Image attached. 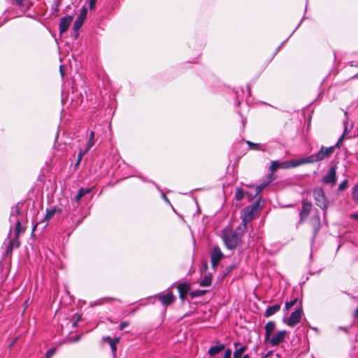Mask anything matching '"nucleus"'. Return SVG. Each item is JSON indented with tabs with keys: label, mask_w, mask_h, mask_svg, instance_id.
<instances>
[{
	"label": "nucleus",
	"mask_w": 358,
	"mask_h": 358,
	"mask_svg": "<svg viewBox=\"0 0 358 358\" xmlns=\"http://www.w3.org/2000/svg\"><path fill=\"white\" fill-rule=\"evenodd\" d=\"M22 215L20 214V210L17 206L13 207L10 211L9 221L10 223V229L13 225L15 227V236L9 241L8 246L6 250V255L10 253L14 248H17L20 245L18 236L23 229L21 226V220Z\"/></svg>",
	"instance_id": "nucleus-1"
},
{
	"label": "nucleus",
	"mask_w": 358,
	"mask_h": 358,
	"mask_svg": "<svg viewBox=\"0 0 358 358\" xmlns=\"http://www.w3.org/2000/svg\"><path fill=\"white\" fill-rule=\"evenodd\" d=\"M241 226L237 230H232L228 228H224L222 231V238L224 243L225 246L229 250H234L241 243L243 232L241 231Z\"/></svg>",
	"instance_id": "nucleus-2"
},
{
	"label": "nucleus",
	"mask_w": 358,
	"mask_h": 358,
	"mask_svg": "<svg viewBox=\"0 0 358 358\" xmlns=\"http://www.w3.org/2000/svg\"><path fill=\"white\" fill-rule=\"evenodd\" d=\"M340 147L341 146H336V145L329 147L322 146L316 154L310 155L304 157L305 162L306 164H313L327 159L333 155L335 149Z\"/></svg>",
	"instance_id": "nucleus-3"
},
{
	"label": "nucleus",
	"mask_w": 358,
	"mask_h": 358,
	"mask_svg": "<svg viewBox=\"0 0 358 358\" xmlns=\"http://www.w3.org/2000/svg\"><path fill=\"white\" fill-rule=\"evenodd\" d=\"M259 208V202L255 201L250 206L246 207L243 210L242 215V224L243 228L245 229L246 224L250 222L255 217Z\"/></svg>",
	"instance_id": "nucleus-4"
},
{
	"label": "nucleus",
	"mask_w": 358,
	"mask_h": 358,
	"mask_svg": "<svg viewBox=\"0 0 358 358\" xmlns=\"http://www.w3.org/2000/svg\"><path fill=\"white\" fill-rule=\"evenodd\" d=\"M302 315V305L301 302H299L296 310L291 313L288 319L285 320L284 318L283 322L286 323L289 327H293L300 322Z\"/></svg>",
	"instance_id": "nucleus-5"
},
{
	"label": "nucleus",
	"mask_w": 358,
	"mask_h": 358,
	"mask_svg": "<svg viewBox=\"0 0 358 358\" xmlns=\"http://www.w3.org/2000/svg\"><path fill=\"white\" fill-rule=\"evenodd\" d=\"M313 196L315 203L320 208L324 209L327 206V199L322 187L315 188L313 191Z\"/></svg>",
	"instance_id": "nucleus-6"
},
{
	"label": "nucleus",
	"mask_w": 358,
	"mask_h": 358,
	"mask_svg": "<svg viewBox=\"0 0 358 358\" xmlns=\"http://www.w3.org/2000/svg\"><path fill=\"white\" fill-rule=\"evenodd\" d=\"M286 335V331H279L273 336L271 335L269 336V338H265V341L268 342L271 346H275L282 343L285 340Z\"/></svg>",
	"instance_id": "nucleus-7"
},
{
	"label": "nucleus",
	"mask_w": 358,
	"mask_h": 358,
	"mask_svg": "<svg viewBox=\"0 0 358 358\" xmlns=\"http://www.w3.org/2000/svg\"><path fill=\"white\" fill-rule=\"evenodd\" d=\"M322 182L324 184H329L331 186L336 182V171L334 166H331L328 172L322 178Z\"/></svg>",
	"instance_id": "nucleus-8"
},
{
	"label": "nucleus",
	"mask_w": 358,
	"mask_h": 358,
	"mask_svg": "<svg viewBox=\"0 0 358 358\" xmlns=\"http://www.w3.org/2000/svg\"><path fill=\"white\" fill-rule=\"evenodd\" d=\"M305 164L304 157L296 160L280 162V169H288L297 167Z\"/></svg>",
	"instance_id": "nucleus-9"
},
{
	"label": "nucleus",
	"mask_w": 358,
	"mask_h": 358,
	"mask_svg": "<svg viewBox=\"0 0 358 358\" xmlns=\"http://www.w3.org/2000/svg\"><path fill=\"white\" fill-rule=\"evenodd\" d=\"M211 264L215 267L223 257V254L218 246H215L211 252Z\"/></svg>",
	"instance_id": "nucleus-10"
},
{
	"label": "nucleus",
	"mask_w": 358,
	"mask_h": 358,
	"mask_svg": "<svg viewBox=\"0 0 358 358\" xmlns=\"http://www.w3.org/2000/svg\"><path fill=\"white\" fill-rule=\"evenodd\" d=\"M87 14V9L86 7H83L80 11V15L76 18L74 24H73V29L76 31H78L83 25L86 16Z\"/></svg>",
	"instance_id": "nucleus-11"
},
{
	"label": "nucleus",
	"mask_w": 358,
	"mask_h": 358,
	"mask_svg": "<svg viewBox=\"0 0 358 358\" xmlns=\"http://www.w3.org/2000/svg\"><path fill=\"white\" fill-rule=\"evenodd\" d=\"M157 298L165 306L171 304L175 300V296L171 292H169L166 294L161 293L157 296Z\"/></svg>",
	"instance_id": "nucleus-12"
},
{
	"label": "nucleus",
	"mask_w": 358,
	"mask_h": 358,
	"mask_svg": "<svg viewBox=\"0 0 358 358\" xmlns=\"http://www.w3.org/2000/svg\"><path fill=\"white\" fill-rule=\"evenodd\" d=\"M62 209L58 207H52L46 210L45 216L43 219V222H45L44 227L48 225V221L54 217L56 213H62Z\"/></svg>",
	"instance_id": "nucleus-13"
},
{
	"label": "nucleus",
	"mask_w": 358,
	"mask_h": 358,
	"mask_svg": "<svg viewBox=\"0 0 358 358\" xmlns=\"http://www.w3.org/2000/svg\"><path fill=\"white\" fill-rule=\"evenodd\" d=\"M73 20V17L66 16L61 19L59 22V32L62 34L66 31L71 25Z\"/></svg>",
	"instance_id": "nucleus-14"
},
{
	"label": "nucleus",
	"mask_w": 358,
	"mask_h": 358,
	"mask_svg": "<svg viewBox=\"0 0 358 358\" xmlns=\"http://www.w3.org/2000/svg\"><path fill=\"white\" fill-rule=\"evenodd\" d=\"M312 208V204L310 202H303V206L300 211V222H303V220L309 215Z\"/></svg>",
	"instance_id": "nucleus-15"
},
{
	"label": "nucleus",
	"mask_w": 358,
	"mask_h": 358,
	"mask_svg": "<svg viewBox=\"0 0 358 358\" xmlns=\"http://www.w3.org/2000/svg\"><path fill=\"white\" fill-rule=\"evenodd\" d=\"M343 124H344V131H343V133L341 135V136L339 138V139L338 140L337 143H336V146H341V145L344 137L350 133V131H351V129L352 128V124H350L346 120H345L343 122Z\"/></svg>",
	"instance_id": "nucleus-16"
},
{
	"label": "nucleus",
	"mask_w": 358,
	"mask_h": 358,
	"mask_svg": "<svg viewBox=\"0 0 358 358\" xmlns=\"http://www.w3.org/2000/svg\"><path fill=\"white\" fill-rule=\"evenodd\" d=\"M234 345L236 348V350L234 352L233 358H241L244 355L243 354L248 348L247 345H241L238 348L237 347L241 345V344L238 342L234 343Z\"/></svg>",
	"instance_id": "nucleus-17"
},
{
	"label": "nucleus",
	"mask_w": 358,
	"mask_h": 358,
	"mask_svg": "<svg viewBox=\"0 0 358 358\" xmlns=\"http://www.w3.org/2000/svg\"><path fill=\"white\" fill-rule=\"evenodd\" d=\"M217 344L216 345L211 346L208 349V354L210 357H214V356H215L216 355L219 354L220 352H221L222 350H224V344H220L219 341H217Z\"/></svg>",
	"instance_id": "nucleus-18"
},
{
	"label": "nucleus",
	"mask_w": 358,
	"mask_h": 358,
	"mask_svg": "<svg viewBox=\"0 0 358 358\" xmlns=\"http://www.w3.org/2000/svg\"><path fill=\"white\" fill-rule=\"evenodd\" d=\"M310 222L314 231L313 238H315L320 229V219L319 215L313 216L310 219Z\"/></svg>",
	"instance_id": "nucleus-19"
},
{
	"label": "nucleus",
	"mask_w": 358,
	"mask_h": 358,
	"mask_svg": "<svg viewBox=\"0 0 358 358\" xmlns=\"http://www.w3.org/2000/svg\"><path fill=\"white\" fill-rule=\"evenodd\" d=\"M178 289L179 292L180 298L184 300L189 292V286L185 283L180 284L178 285Z\"/></svg>",
	"instance_id": "nucleus-20"
},
{
	"label": "nucleus",
	"mask_w": 358,
	"mask_h": 358,
	"mask_svg": "<svg viewBox=\"0 0 358 358\" xmlns=\"http://www.w3.org/2000/svg\"><path fill=\"white\" fill-rule=\"evenodd\" d=\"M280 309V304H275L273 306H269L266 308L264 316L266 317H271L278 312Z\"/></svg>",
	"instance_id": "nucleus-21"
},
{
	"label": "nucleus",
	"mask_w": 358,
	"mask_h": 358,
	"mask_svg": "<svg viewBox=\"0 0 358 358\" xmlns=\"http://www.w3.org/2000/svg\"><path fill=\"white\" fill-rule=\"evenodd\" d=\"M275 328V323L273 321H270L265 325V338H269V336L272 334L273 331Z\"/></svg>",
	"instance_id": "nucleus-22"
},
{
	"label": "nucleus",
	"mask_w": 358,
	"mask_h": 358,
	"mask_svg": "<svg viewBox=\"0 0 358 358\" xmlns=\"http://www.w3.org/2000/svg\"><path fill=\"white\" fill-rule=\"evenodd\" d=\"M92 189V188H87V189H85L83 187L80 188L78 190L77 195L76 196V198H75L76 201L78 202L82 199V197H83L85 195L90 193Z\"/></svg>",
	"instance_id": "nucleus-23"
},
{
	"label": "nucleus",
	"mask_w": 358,
	"mask_h": 358,
	"mask_svg": "<svg viewBox=\"0 0 358 358\" xmlns=\"http://www.w3.org/2000/svg\"><path fill=\"white\" fill-rule=\"evenodd\" d=\"M266 185H267L266 183H263V184H261L259 185H257L256 187V188H255V192L254 194L248 193V197H249V200L250 201L253 198L257 196L265 188Z\"/></svg>",
	"instance_id": "nucleus-24"
},
{
	"label": "nucleus",
	"mask_w": 358,
	"mask_h": 358,
	"mask_svg": "<svg viewBox=\"0 0 358 358\" xmlns=\"http://www.w3.org/2000/svg\"><path fill=\"white\" fill-rule=\"evenodd\" d=\"M105 339L108 341V343L110 345L113 352L115 353L117 350L116 344L119 342V338H115L114 339H112L110 337H107Z\"/></svg>",
	"instance_id": "nucleus-25"
},
{
	"label": "nucleus",
	"mask_w": 358,
	"mask_h": 358,
	"mask_svg": "<svg viewBox=\"0 0 358 358\" xmlns=\"http://www.w3.org/2000/svg\"><path fill=\"white\" fill-rule=\"evenodd\" d=\"M94 132L92 131L90 134V138L89 141L87 143L85 150L89 151L90 149L94 145Z\"/></svg>",
	"instance_id": "nucleus-26"
},
{
	"label": "nucleus",
	"mask_w": 358,
	"mask_h": 358,
	"mask_svg": "<svg viewBox=\"0 0 358 358\" xmlns=\"http://www.w3.org/2000/svg\"><path fill=\"white\" fill-rule=\"evenodd\" d=\"M278 169H280V161H273L271 164L269 169L271 173L275 172Z\"/></svg>",
	"instance_id": "nucleus-27"
},
{
	"label": "nucleus",
	"mask_w": 358,
	"mask_h": 358,
	"mask_svg": "<svg viewBox=\"0 0 358 358\" xmlns=\"http://www.w3.org/2000/svg\"><path fill=\"white\" fill-rule=\"evenodd\" d=\"M211 284V277L206 275L203 280L199 282L201 287H208Z\"/></svg>",
	"instance_id": "nucleus-28"
},
{
	"label": "nucleus",
	"mask_w": 358,
	"mask_h": 358,
	"mask_svg": "<svg viewBox=\"0 0 358 358\" xmlns=\"http://www.w3.org/2000/svg\"><path fill=\"white\" fill-rule=\"evenodd\" d=\"M246 143L248 144L249 148L252 150H261L263 151L264 150V148H260V144H259V143H255L250 141H247Z\"/></svg>",
	"instance_id": "nucleus-29"
},
{
	"label": "nucleus",
	"mask_w": 358,
	"mask_h": 358,
	"mask_svg": "<svg viewBox=\"0 0 358 358\" xmlns=\"http://www.w3.org/2000/svg\"><path fill=\"white\" fill-rule=\"evenodd\" d=\"M244 197V192L241 188H237L235 192V198L237 201H241Z\"/></svg>",
	"instance_id": "nucleus-30"
},
{
	"label": "nucleus",
	"mask_w": 358,
	"mask_h": 358,
	"mask_svg": "<svg viewBox=\"0 0 358 358\" xmlns=\"http://www.w3.org/2000/svg\"><path fill=\"white\" fill-rule=\"evenodd\" d=\"M297 301H298V299L296 297H295L289 301H286L285 302V310L287 311L290 308H292L296 303Z\"/></svg>",
	"instance_id": "nucleus-31"
},
{
	"label": "nucleus",
	"mask_w": 358,
	"mask_h": 358,
	"mask_svg": "<svg viewBox=\"0 0 358 358\" xmlns=\"http://www.w3.org/2000/svg\"><path fill=\"white\" fill-rule=\"evenodd\" d=\"M88 151L85 149L84 150H80L78 155V159L76 163V166H78L79 164L80 163L83 156Z\"/></svg>",
	"instance_id": "nucleus-32"
},
{
	"label": "nucleus",
	"mask_w": 358,
	"mask_h": 358,
	"mask_svg": "<svg viewBox=\"0 0 358 358\" xmlns=\"http://www.w3.org/2000/svg\"><path fill=\"white\" fill-rule=\"evenodd\" d=\"M352 199L358 203V183L355 185L352 190Z\"/></svg>",
	"instance_id": "nucleus-33"
},
{
	"label": "nucleus",
	"mask_w": 358,
	"mask_h": 358,
	"mask_svg": "<svg viewBox=\"0 0 358 358\" xmlns=\"http://www.w3.org/2000/svg\"><path fill=\"white\" fill-rule=\"evenodd\" d=\"M206 290H194L191 293L192 297H197V296H201L206 294Z\"/></svg>",
	"instance_id": "nucleus-34"
},
{
	"label": "nucleus",
	"mask_w": 358,
	"mask_h": 358,
	"mask_svg": "<svg viewBox=\"0 0 358 358\" xmlns=\"http://www.w3.org/2000/svg\"><path fill=\"white\" fill-rule=\"evenodd\" d=\"M222 358H231V350L229 348L226 349Z\"/></svg>",
	"instance_id": "nucleus-35"
},
{
	"label": "nucleus",
	"mask_w": 358,
	"mask_h": 358,
	"mask_svg": "<svg viewBox=\"0 0 358 358\" xmlns=\"http://www.w3.org/2000/svg\"><path fill=\"white\" fill-rule=\"evenodd\" d=\"M348 187V181L346 180H343L338 186V190L343 191Z\"/></svg>",
	"instance_id": "nucleus-36"
},
{
	"label": "nucleus",
	"mask_w": 358,
	"mask_h": 358,
	"mask_svg": "<svg viewBox=\"0 0 358 358\" xmlns=\"http://www.w3.org/2000/svg\"><path fill=\"white\" fill-rule=\"evenodd\" d=\"M55 353V348H50L48 350L45 355V358H51L53 355Z\"/></svg>",
	"instance_id": "nucleus-37"
},
{
	"label": "nucleus",
	"mask_w": 358,
	"mask_h": 358,
	"mask_svg": "<svg viewBox=\"0 0 358 358\" xmlns=\"http://www.w3.org/2000/svg\"><path fill=\"white\" fill-rule=\"evenodd\" d=\"M129 325V323L127 322H121V324H120V329L121 330H123L125 327H127V326Z\"/></svg>",
	"instance_id": "nucleus-38"
},
{
	"label": "nucleus",
	"mask_w": 358,
	"mask_h": 358,
	"mask_svg": "<svg viewBox=\"0 0 358 358\" xmlns=\"http://www.w3.org/2000/svg\"><path fill=\"white\" fill-rule=\"evenodd\" d=\"M96 1V0H90V3H89V7L90 9L94 8Z\"/></svg>",
	"instance_id": "nucleus-39"
},
{
	"label": "nucleus",
	"mask_w": 358,
	"mask_h": 358,
	"mask_svg": "<svg viewBox=\"0 0 358 358\" xmlns=\"http://www.w3.org/2000/svg\"><path fill=\"white\" fill-rule=\"evenodd\" d=\"M350 217L358 220V212L350 214Z\"/></svg>",
	"instance_id": "nucleus-40"
},
{
	"label": "nucleus",
	"mask_w": 358,
	"mask_h": 358,
	"mask_svg": "<svg viewBox=\"0 0 358 358\" xmlns=\"http://www.w3.org/2000/svg\"><path fill=\"white\" fill-rule=\"evenodd\" d=\"M80 339V336H77L74 338L71 339V342L76 343L78 342Z\"/></svg>",
	"instance_id": "nucleus-41"
},
{
	"label": "nucleus",
	"mask_w": 358,
	"mask_h": 358,
	"mask_svg": "<svg viewBox=\"0 0 358 358\" xmlns=\"http://www.w3.org/2000/svg\"><path fill=\"white\" fill-rule=\"evenodd\" d=\"M241 122H242L243 127H244L245 124L246 123V119L244 118L243 116H241Z\"/></svg>",
	"instance_id": "nucleus-42"
},
{
	"label": "nucleus",
	"mask_w": 358,
	"mask_h": 358,
	"mask_svg": "<svg viewBox=\"0 0 358 358\" xmlns=\"http://www.w3.org/2000/svg\"><path fill=\"white\" fill-rule=\"evenodd\" d=\"M162 197H163L164 200L166 203H170L169 200L168 199V198L166 196V195H165L164 194H162Z\"/></svg>",
	"instance_id": "nucleus-43"
},
{
	"label": "nucleus",
	"mask_w": 358,
	"mask_h": 358,
	"mask_svg": "<svg viewBox=\"0 0 358 358\" xmlns=\"http://www.w3.org/2000/svg\"><path fill=\"white\" fill-rule=\"evenodd\" d=\"M339 329L343 330V331H344L345 332H348V329L346 327H340Z\"/></svg>",
	"instance_id": "nucleus-44"
},
{
	"label": "nucleus",
	"mask_w": 358,
	"mask_h": 358,
	"mask_svg": "<svg viewBox=\"0 0 358 358\" xmlns=\"http://www.w3.org/2000/svg\"><path fill=\"white\" fill-rule=\"evenodd\" d=\"M16 342V339H15L10 345H9V348H11L13 347V345L15 344V343Z\"/></svg>",
	"instance_id": "nucleus-45"
},
{
	"label": "nucleus",
	"mask_w": 358,
	"mask_h": 358,
	"mask_svg": "<svg viewBox=\"0 0 358 358\" xmlns=\"http://www.w3.org/2000/svg\"><path fill=\"white\" fill-rule=\"evenodd\" d=\"M38 223H36V224L34 226V227H33V229H32V231H35V230H36V227H38Z\"/></svg>",
	"instance_id": "nucleus-46"
},
{
	"label": "nucleus",
	"mask_w": 358,
	"mask_h": 358,
	"mask_svg": "<svg viewBox=\"0 0 358 358\" xmlns=\"http://www.w3.org/2000/svg\"><path fill=\"white\" fill-rule=\"evenodd\" d=\"M62 66H60V73H61V76L63 77L64 76V73L62 71Z\"/></svg>",
	"instance_id": "nucleus-47"
},
{
	"label": "nucleus",
	"mask_w": 358,
	"mask_h": 358,
	"mask_svg": "<svg viewBox=\"0 0 358 358\" xmlns=\"http://www.w3.org/2000/svg\"><path fill=\"white\" fill-rule=\"evenodd\" d=\"M241 358H250L249 355H244Z\"/></svg>",
	"instance_id": "nucleus-48"
},
{
	"label": "nucleus",
	"mask_w": 358,
	"mask_h": 358,
	"mask_svg": "<svg viewBox=\"0 0 358 358\" xmlns=\"http://www.w3.org/2000/svg\"><path fill=\"white\" fill-rule=\"evenodd\" d=\"M269 353L270 352H268L266 355L264 356L262 358H266L268 355Z\"/></svg>",
	"instance_id": "nucleus-49"
},
{
	"label": "nucleus",
	"mask_w": 358,
	"mask_h": 358,
	"mask_svg": "<svg viewBox=\"0 0 358 358\" xmlns=\"http://www.w3.org/2000/svg\"><path fill=\"white\" fill-rule=\"evenodd\" d=\"M355 77L358 78V74H357V75H356V76H355Z\"/></svg>",
	"instance_id": "nucleus-50"
},
{
	"label": "nucleus",
	"mask_w": 358,
	"mask_h": 358,
	"mask_svg": "<svg viewBox=\"0 0 358 358\" xmlns=\"http://www.w3.org/2000/svg\"><path fill=\"white\" fill-rule=\"evenodd\" d=\"M355 77L358 78V74H357V75H356V76H355Z\"/></svg>",
	"instance_id": "nucleus-51"
}]
</instances>
